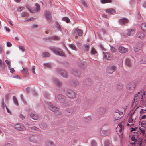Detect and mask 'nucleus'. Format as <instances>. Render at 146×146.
Masks as SVG:
<instances>
[{
    "label": "nucleus",
    "mask_w": 146,
    "mask_h": 146,
    "mask_svg": "<svg viewBox=\"0 0 146 146\" xmlns=\"http://www.w3.org/2000/svg\"><path fill=\"white\" fill-rule=\"evenodd\" d=\"M57 71L58 72L60 73L63 77L67 78L68 76V75L66 71L60 69H58Z\"/></svg>",
    "instance_id": "obj_16"
},
{
    "label": "nucleus",
    "mask_w": 146,
    "mask_h": 146,
    "mask_svg": "<svg viewBox=\"0 0 146 146\" xmlns=\"http://www.w3.org/2000/svg\"><path fill=\"white\" fill-rule=\"evenodd\" d=\"M145 125H146V121L145 123L142 122L141 124V126L142 127H145Z\"/></svg>",
    "instance_id": "obj_56"
},
{
    "label": "nucleus",
    "mask_w": 146,
    "mask_h": 146,
    "mask_svg": "<svg viewBox=\"0 0 146 146\" xmlns=\"http://www.w3.org/2000/svg\"><path fill=\"white\" fill-rule=\"evenodd\" d=\"M85 50L86 51H88L89 50V44H86L85 45Z\"/></svg>",
    "instance_id": "obj_42"
},
{
    "label": "nucleus",
    "mask_w": 146,
    "mask_h": 146,
    "mask_svg": "<svg viewBox=\"0 0 146 146\" xmlns=\"http://www.w3.org/2000/svg\"><path fill=\"white\" fill-rule=\"evenodd\" d=\"M30 90V88L29 87H28L26 89V91L27 93H29V92Z\"/></svg>",
    "instance_id": "obj_57"
},
{
    "label": "nucleus",
    "mask_w": 146,
    "mask_h": 146,
    "mask_svg": "<svg viewBox=\"0 0 146 146\" xmlns=\"http://www.w3.org/2000/svg\"><path fill=\"white\" fill-rule=\"evenodd\" d=\"M124 124L123 122H121L116 128L117 131H118L120 133H122L123 129Z\"/></svg>",
    "instance_id": "obj_11"
},
{
    "label": "nucleus",
    "mask_w": 146,
    "mask_h": 146,
    "mask_svg": "<svg viewBox=\"0 0 146 146\" xmlns=\"http://www.w3.org/2000/svg\"><path fill=\"white\" fill-rule=\"evenodd\" d=\"M128 20L125 18H123L119 19V23L121 25L124 24L125 23H128Z\"/></svg>",
    "instance_id": "obj_23"
},
{
    "label": "nucleus",
    "mask_w": 146,
    "mask_h": 146,
    "mask_svg": "<svg viewBox=\"0 0 146 146\" xmlns=\"http://www.w3.org/2000/svg\"><path fill=\"white\" fill-rule=\"evenodd\" d=\"M116 68L115 65H110L106 68V72L108 73L112 74L115 71Z\"/></svg>",
    "instance_id": "obj_6"
},
{
    "label": "nucleus",
    "mask_w": 146,
    "mask_h": 146,
    "mask_svg": "<svg viewBox=\"0 0 146 146\" xmlns=\"http://www.w3.org/2000/svg\"><path fill=\"white\" fill-rule=\"evenodd\" d=\"M140 62L142 64H146V56H144L141 58Z\"/></svg>",
    "instance_id": "obj_21"
},
{
    "label": "nucleus",
    "mask_w": 146,
    "mask_h": 146,
    "mask_svg": "<svg viewBox=\"0 0 146 146\" xmlns=\"http://www.w3.org/2000/svg\"><path fill=\"white\" fill-rule=\"evenodd\" d=\"M142 47V44L140 42H138L135 45L134 48V50L135 52H138L141 49Z\"/></svg>",
    "instance_id": "obj_14"
},
{
    "label": "nucleus",
    "mask_w": 146,
    "mask_h": 146,
    "mask_svg": "<svg viewBox=\"0 0 146 146\" xmlns=\"http://www.w3.org/2000/svg\"><path fill=\"white\" fill-rule=\"evenodd\" d=\"M141 28L143 31L146 32V23H142L141 25Z\"/></svg>",
    "instance_id": "obj_29"
},
{
    "label": "nucleus",
    "mask_w": 146,
    "mask_h": 146,
    "mask_svg": "<svg viewBox=\"0 0 146 146\" xmlns=\"http://www.w3.org/2000/svg\"><path fill=\"white\" fill-rule=\"evenodd\" d=\"M100 113L101 114L104 113L106 111V109L104 108H101L99 109Z\"/></svg>",
    "instance_id": "obj_33"
},
{
    "label": "nucleus",
    "mask_w": 146,
    "mask_h": 146,
    "mask_svg": "<svg viewBox=\"0 0 146 146\" xmlns=\"http://www.w3.org/2000/svg\"><path fill=\"white\" fill-rule=\"evenodd\" d=\"M28 140L34 143H40L42 141V139L40 136L35 134L30 135L28 138Z\"/></svg>",
    "instance_id": "obj_2"
},
{
    "label": "nucleus",
    "mask_w": 146,
    "mask_h": 146,
    "mask_svg": "<svg viewBox=\"0 0 146 146\" xmlns=\"http://www.w3.org/2000/svg\"><path fill=\"white\" fill-rule=\"evenodd\" d=\"M20 117L22 119H24V116L22 114H21L20 115Z\"/></svg>",
    "instance_id": "obj_61"
},
{
    "label": "nucleus",
    "mask_w": 146,
    "mask_h": 146,
    "mask_svg": "<svg viewBox=\"0 0 146 146\" xmlns=\"http://www.w3.org/2000/svg\"><path fill=\"white\" fill-rule=\"evenodd\" d=\"M81 3L83 4L85 7H86L87 6V5L86 3L84 1H81Z\"/></svg>",
    "instance_id": "obj_50"
},
{
    "label": "nucleus",
    "mask_w": 146,
    "mask_h": 146,
    "mask_svg": "<svg viewBox=\"0 0 146 146\" xmlns=\"http://www.w3.org/2000/svg\"><path fill=\"white\" fill-rule=\"evenodd\" d=\"M51 39L54 40H59L60 39V38L58 36H54L51 37Z\"/></svg>",
    "instance_id": "obj_37"
},
{
    "label": "nucleus",
    "mask_w": 146,
    "mask_h": 146,
    "mask_svg": "<svg viewBox=\"0 0 146 146\" xmlns=\"http://www.w3.org/2000/svg\"><path fill=\"white\" fill-rule=\"evenodd\" d=\"M42 55L43 57H48L50 56V54L49 52H43Z\"/></svg>",
    "instance_id": "obj_30"
},
{
    "label": "nucleus",
    "mask_w": 146,
    "mask_h": 146,
    "mask_svg": "<svg viewBox=\"0 0 146 146\" xmlns=\"http://www.w3.org/2000/svg\"><path fill=\"white\" fill-rule=\"evenodd\" d=\"M44 65L46 66V67H50V64H49V63H46V64H44Z\"/></svg>",
    "instance_id": "obj_58"
},
{
    "label": "nucleus",
    "mask_w": 146,
    "mask_h": 146,
    "mask_svg": "<svg viewBox=\"0 0 146 146\" xmlns=\"http://www.w3.org/2000/svg\"><path fill=\"white\" fill-rule=\"evenodd\" d=\"M5 62L8 65V67L9 68H11V64H10V62L8 60H5Z\"/></svg>",
    "instance_id": "obj_44"
},
{
    "label": "nucleus",
    "mask_w": 146,
    "mask_h": 146,
    "mask_svg": "<svg viewBox=\"0 0 146 146\" xmlns=\"http://www.w3.org/2000/svg\"><path fill=\"white\" fill-rule=\"evenodd\" d=\"M21 15L22 17H27L29 16V14L28 13L26 12H24L21 13Z\"/></svg>",
    "instance_id": "obj_35"
},
{
    "label": "nucleus",
    "mask_w": 146,
    "mask_h": 146,
    "mask_svg": "<svg viewBox=\"0 0 146 146\" xmlns=\"http://www.w3.org/2000/svg\"><path fill=\"white\" fill-rule=\"evenodd\" d=\"M119 51L121 53L124 54L128 51V49L122 46H120L118 48Z\"/></svg>",
    "instance_id": "obj_18"
},
{
    "label": "nucleus",
    "mask_w": 146,
    "mask_h": 146,
    "mask_svg": "<svg viewBox=\"0 0 146 146\" xmlns=\"http://www.w3.org/2000/svg\"><path fill=\"white\" fill-rule=\"evenodd\" d=\"M135 112L134 111L133 113H132L130 115V116L134 120L136 119V115L135 113Z\"/></svg>",
    "instance_id": "obj_31"
},
{
    "label": "nucleus",
    "mask_w": 146,
    "mask_h": 146,
    "mask_svg": "<svg viewBox=\"0 0 146 146\" xmlns=\"http://www.w3.org/2000/svg\"><path fill=\"white\" fill-rule=\"evenodd\" d=\"M69 46L72 49L76 50V47L73 44H70L69 45Z\"/></svg>",
    "instance_id": "obj_43"
},
{
    "label": "nucleus",
    "mask_w": 146,
    "mask_h": 146,
    "mask_svg": "<svg viewBox=\"0 0 146 146\" xmlns=\"http://www.w3.org/2000/svg\"><path fill=\"white\" fill-rule=\"evenodd\" d=\"M140 112H143L146 113V109L145 110H144L143 109H141Z\"/></svg>",
    "instance_id": "obj_64"
},
{
    "label": "nucleus",
    "mask_w": 146,
    "mask_h": 146,
    "mask_svg": "<svg viewBox=\"0 0 146 146\" xmlns=\"http://www.w3.org/2000/svg\"><path fill=\"white\" fill-rule=\"evenodd\" d=\"M62 19L63 21H66L67 23H69L70 22L69 19L67 17H63Z\"/></svg>",
    "instance_id": "obj_40"
},
{
    "label": "nucleus",
    "mask_w": 146,
    "mask_h": 146,
    "mask_svg": "<svg viewBox=\"0 0 146 146\" xmlns=\"http://www.w3.org/2000/svg\"><path fill=\"white\" fill-rule=\"evenodd\" d=\"M104 57L107 60H111L112 59L113 56L112 54L109 52H103Z\"/></svg>",
    "instance_id": "obj_10"
},
{
    "label": "nucleus",
    "mask_w": 146,
    "mask_h": 146,
    "mask_svg": "<svg viewBox=\"0 0 146 146\" xmlns=\"http://www.w3.org/2000/svg\"><path fill=\"white\" fill-rule=\"evenodd\" d=\"M13 100L14 103L16 105L18 106L19 105V103L17 100L15 96H13Z\"/></svg>",
    "instance_id": "obj_34"
},
{
    "label": "nucleus",
    "mask_w": 146,
    "mask_h": 146,
    "mask_svg": "<svg viewBox=\"0 0 146 146\" xmlns=\"http://www.w3.org/2000/svg\"><path fill=\"white\" fill-rule=\"evenodd\" d=\"M57 99L60 103H62L64 106H66L69 105V104L65 100V97L63 95L61 94L58 95L57 96Z\"/></svg>",
    "instance_id": "obj_5"
},
{
    "label": "nucleus",
    "mask_w": 146,
    "mask_h": 146,
    "mask_svg": "<svg viewBox=\"0 0 146 146\" xmlns=\"http://www.w3.org/2000/svg\"><path fill=\"white\" fill-rule=\"evenodd\" d=\"M31 130L33 131H36L39 130V129L37 127L33 126L31 128Z\"/></svg>",
    "instance_id": "obj_36"
},
{
    "label": "nucleus",
    "mask_w": 146,
    "mask_h": 146,
    "mask_svg": "<svg viewBox=\"0 0 146 146\" xmlns=\"http://www.w3.org/2000/svg\"><path fill=\"white\" fill-rule=\"evenodd\" d=\"M19 48L23 52H24V51L25 50L23 46H20L19 47Z\"/></svg>",
    "instance_id": "obj_52"
},
{
    "label": "nucleus",
    "mask_w": 146,
    "mask_h": 146,
    "mask_svg": "<svg viewBox=\"0 0 146 146\" xmlns=\"http://www.w3.org/2000/svg\"><path fill=\"white\" fill-rule=\"evenodd\" d=\"M136 86L134 82H131L127 86V91L129 93L133 92Z\"/></svg>",
    "instance_id": "obj_4"
},
{
    "label": "nucleus",
    "mask_w": 146,
    "mask_h": 146,
    "mask_svg": "<svg viewBox=\"0 0 146 146\" xmlns=\"http://www.w3.org/2000/svg\"><path fill=\"white\" fill-rule=\"evenodd\" d=\"M0 67H2L3 69L5 68V64L4 63H3L1 60L0 59Z\"/></svg>",
    "instance_id": "obj_41"
},
{
    "label": "nucleus",
    "mask_w": 146,
    "mask_h": 146,
    "mask_svg": "<svg viewBox=\"0 0 146 146\" xmlns=\"http://www.w3.org/2000/svg\"><path fill=\"white\" fill-rule=\"evenodd\" d=\"M123 114V112H120L118 110L115 111L113 114L114 118L116 120H118L121 118V116Z\"/></svg>",
    "instance_id": "obj_7"
},
{
    "label": "nucleus",
    "mask_w": 146,
    "mask_h": 146,
    "mask_svg": "<svg viewBox=\"0 0 146 146\" xmlns=\"http://www.w3.org/2000/svg\"><path fill=\"white\" fill-rule=\"evenodd\" d=\"M143 92L142 91L138 92L135 95L133 100L132 101L131 105L132 107L135 109V111L138 108L139 106H138V104L139 101L143 98Z\"/></svg>",
    "instance_id": "obj_1"
},
{
    "label": "nucleus",
    "mask_w": 146,
    "mask_h": 146,
    "mask_svg": "<svg viewBox=\"0 0 146 146\" xmlns=\"http://www.w3.org/2000/svg\"><path fill=\"white\" fill-rule=\"evenodd\" d=\"M111 52H115L116 51V49H115V48L113 47H111Z\"/></svg>",
    "instance_id": "obj_53"
},
{
    "label": "nucleus",
    "mask_w": 146,
    "mask_h": 146,
    "mask_svg": "<svg viewBox=\"0 0 146 146\" xmlns=\"http://www.w3.org/2000/svg\"><path fill=\"white\" fill-rule=\"evenodd\" d=\"M15 127L16 129L19 131L23 130L25 128L24 125L21 124H17L15 125Z\"/></svg>",
    "instance_id": "obj_17"
},
{
    "label": "nucleus",
    "mask_w": 146,
    "mask_h": 146,
    "mask_svg": "<svg viewBox=\"0 0 146 146\" xmlns=\"http://www.w3.org/2000/svg\"><path fill=\"white\" fill-rule=\"evenodd\" d=\"M12 44L10 42H8L7 43V46L8 47H10L11 46Z\"/></svg>",
    "instance_id": "obj_55"
},
{
    "label": "nucleus",
    "mask_w": 146,
    "mask_h": 146,
    "mask_svg": "<svg viewBox=\"0 0 146 146\" xmlns=\"http://www.w3.org/2000/svg\"><path fill=\"white\" fill-rule=\"evenodd\" d=\"M49 109L54 112H56L59 110V108L51 103L50 104L49 107Z\"/></svg>",
    "instance_id": "obj_12"
},
{
    "label": "nucleus",
    "mask_w": 146,
    "mask_h": 146,
    "mask_svg": "<svg viewBox=\"0 0 146 146\" xmlns=\"http://www.w3.org/2000/svg\"><path fill=\"white\" fill-rule=\"evenodd\" d=\"M67 96L70 98H73L75 97V93L72 90H69L67 92Z\"/></svg>",
    "instance_id": "obj_9"
},
{
    "label": "nucleus",
    "mask_w": 146,
    "mask_h": 146,
    "mask_svg": "<svg viewBox=\"0 0 146 146\" xmlns=\"http://www.w3.org/2000/svg\"><path fill=\"white\" fill-rule=\"evenodd\" d=\"M79 82L78 81H76L75 82L74 86H76L78 85L79 84Z\"/></svg>",
    "instance_id": "obj_59"
},
{
    "label": "nucleus",
    "mask_w": 146,
    "mask_h": 146,
    "mask_svg": "<svg viewBox=\"0 0 146 146\" xmlns=\"http://www.w3.org/2000/svg\"><path fill=\"white\" fill-rule=\"evenodd\" d=\"M84 84L86 85H90L92 83L91 80L90 79H87L84 80Z\"/></svg>",
    "instance_id": "obj_25"
},
{
    "label": "nucleus",
    "mask_w": 146,
    "mask_h": 146,
    "mask_svg": "<svg viewBox=\"0 0 146 146\" xmlns=\"http://www.w3.org/2000/svg\"><path fill=\"white\" fill-rule=\"evenodd\" d=\"M22 73L23 75H24L25 76H27L28 75V70L27 69H23L22 71Z\"/></svg>",
    "instance_id": "obj_32"
},
{
    "label": "nucleus",
    "mask_w": 146,
    "mask_h": 146,
    "mask_svg": "<svg viewBox=\"0 0 146 146\" xmlns=\"http://www.w3.org/2000/svg\"><path fill=\"white\" fill-rule=\"evenodd\" d=\"M21 97L22 99V100L23 102L25 104L27 105V102L25 101V100L23 99V95H21Z\"/></svg>",
    "instance_id": "obj_48"
},
{
    "label": "nucleus",
    "mask_w": 146,
    "mask_h": 146,
    "mask_svg": "<svg viewBox=\"0 0 146 146\" xmlns=\"http://www.w3.org/2000/svg\"><path fill=\"white\" fill-rule=\"evenodd\" d=\"M91 144L92 146H96V143L95 141H92L91 143Z\"/></svg>",
    "instance_id": "obj_51"
},
{
    "label": "nucleus",
    "mask_w": 146,
    "mask_h": 146,
    "mask_svg": "<svg viewBox=\"0 0 146 146\" xmlns=\"http://www.w3.org/2000/svg\"><path fill=\"white\" fill-rule=\"evenodd\" d=\"M36 7H37V8H36L37 11V12H38L40 10V6L38 4H36Z\"/></svg>",
    "instance_id": "obj_49"
},
{
    "label": "nucleus",
    "mask_w": 146,
    "mask_h": 146,
    "mask_svg": "<svg viewBox=\"0 0 146 146\" xmlns=\"http://www.w3.org/2000/svg\"><path fill=\"white\" fill-rule=\"evenodd\" d=\"M50 49L56 55L61 56H65V54L63 52L62 50L60 49L52 46L50 47Z\"/></svg>",
    "instance_id": "obj_3"
},
{
    "label": "nucleus",
    "mask_w": 146,
    "mask_h": 146,
    "mask_svg": "<svg viewBox=\"0 0 146 146\" xmlns=\"http://www.w3.org/2000/svg\"><path fill=\"white\" fill-rule=\"evenodd\" d=\"M145 36V34L141 31L138 32L136 34V37L141 39H143Z\"/></svg>",
    "instance_id": "obj_15"
},
{
    "label": "nucleus",
    "mask_w": 146,
    "mask_h": 146,
    "mask_svg": "<svg viewBox=\"0 0 146 146\" xmlns=\"http://www.w3.org/2000/svg\"><path fill=\"white\" fill-rule=\"evenodd\" d=\"M30 117L34 120H37L38 118V117L37 115L34 113L31 114L30 115Z\"/></svg>",
    "instance_id": "obj_28"
},
{
    "label": "nucleus",
    "mask_w": 146,
    "mask_h": 146,
    "mask_svg": "<svg viewBox=\"0 0 146 146\" xmlns=\"http://www.w3.org/2000/svg\"><path fill=\"white\" fill-rule=\"evenodd\" d=\"M142 140L140 139V140L138 141H136V142H134V143H130V144L132 146H134L135 144H137V146H142L141 145Z\"/></svg>",
    "instance_id": "obj_22"
},
{
    "label": "nucleus",
    "mask_w": 146,
    "mask_h": 146,
    "mask_svg": "<svg viewBox=\"0 0 146 146\" xmlns=\"http://www.w3.org/2000/svg\"><path fill=\"white\" fill-rule=\"evenodd\" d=\"M110 145V143L108 142H106L105 143V146H109Z\"/></svg>",
    "instance_id": "obj_63"
},
{
    "label": "nucleus",
    "mask_w": 146,
    "mask_h": 146,
    "mask_svg": "<svg viewBox=\"0 0 146 146\" xmlns=\"http://www.w3.org/2000/svg\"><path fill=\"white\" fill-rule=\"evenodd\" d=\"M91 52L92 54H94L95 53H97V52L95 48L92 47L91 50Z\"/></svg>",
    "instance_id": "obj_39"
},
{
    "label": "nucleus",
    "mask_w": 146,
    "mask_h": 146,
    "mask_svg": "<svg viewBox=\"0 0 146 146\" xmlns=\"http://www.w3.org/2000/svg\"><path fill=\"white\" fill-rule=\"evenodd\" d=\"M35 66H33L32 67L31 70V71L34 74H35Z\"/></svg>",
    "instance_id": "obj_46"
},
{
    "label": "nucleus",
    "mask_w": 146,
    "mask_h": 146,
    "mask_svg": "<svg viewBox=\"0 0 146 146\" xmlns=\"http://www.w3.org/2000/svg\"><path fill=\"white\" fill-rule=\"evenodd\" d=\"M135 29H131L128 30L126 33V34L129 36H132L135 34Z\"/></svg>",
    "instance_id": "obj_19"
},
{
    "label": "nucleus",
    "mask_w": 146,
    "mask_h": 146,
    "mask_svg": "<svg viewBox=\"0 0 146 146\" xmlns=\"http://www.w3.org/2000/svg\"><path fill=\"white\" fill-rule=\"evenodd\" d=\"M10 72L12 73H13L15 71V70L13 68L10 69Z\"/></svg>",
    "instance_id": "obj_62"
},
{
    "label": "nucleus",
    "mask_w": 146,
    "mask_h": 146,
    "mask_svg": "<svg viewBox=\"0 0 146 146\" xmlns=\"http://www.w3.org/2000/svg\"><path fill=\"white\" fill-rule=\"evenodd\" d=\"M67 111L69 113H72L73 111L72 110L71 108H69Z\"/></svg>",
    "instance_id": "obj_60"
},
{
    "label": "nucleus",
    "mask_w": 146,
    "mask_h": 146,
    "mask_svg": "<svg viewBox=\"0 0 146 146\" xmlns=\"http://www.w3.org/2000/svg\"><path fill=\"white\" fill-rule=\"evenodd\" d=\"M134 120H133L132 118L130 116L128 119V122L129 123H132Z\"/></svg>",
    "instance_id": "obj_47"
},
{
    "label": "nucleus",
    "mask_w": 146,
    "mask_h": 146,
    "mask_svg": "<svg viewBox=\"0 0 146 146\" xmlns=\"http://www.w3.org/2000/svg\"><path fill=\"white\" fill-rule=\"evenodd\" d=\"M44 14L47 20L48 21H51L52 20L51 13L49 11L45 12Z\"/></svg>",
    "instance_id": "obj_13"
},
{
    "label": "nucleus",
    "mask_w": 146,
    "mask_h": 146,
    "mask_svg": "<svg viewBox=\"0 0 146 146\" xmlns=\"http://www.w3.org/2000/svg\"><path fill=\"white\" fill-rule=\"evenodd\" d=\"M82 33L83 32L82 30L76 28L74 30L73 35L76 38H77L78 36L77 35V33L78 34V35L79 36H81L82 35Z\"/></svg>",
    "instance_id": "obj_8"
},
{
    "label": "nucleus",
    "mask_w": 146,
    "mask_h": 146,
    "mask_svg": "<svg viewBox=\"0 0 146 146\" xmlns=\"http://www.w3.org/2000/svg\"><path fill=\"white\" fill-rule=\"evenodd\" d=\"M25 9V8L23 7H20L18 8L17 11L19 12H21Z\"/></svg>",
    "instance_id": "obj_45"
},
{
    "label": "nucleus",
    "mask_w": 146,
    "mask_h": 146,
    "mask_svg": "<svg viewBox=\"0 0 146 146\" xmlns=\"http://www.w3.org/2000/svg\"><path fill=\"white\" fill-rule=\"evenodd\" d=\"M125 63L126 66L128 67H130L131 66L132 62L131 60L127 58L125 60Z\"/></svg>",
    "instance_id": "obj_20"
},
{
    "label": "nucleus",
    "mask_w": 146,
    "mask_h": 146,
    "mask_svg": "<svg viewBox=\"0 0 146 146\" xmlns=\"http://www.w3.org/2000/svg\"><path fill=\"white\" fill-rule=\"evenodd\" d=\"M131 140L134 142H136V141H137L136 139L134 137H131Z\"/></svg>",
    "instance_id": "obj_54"
},
{
    "label": "nucleus",
    "mask_w": 146,
    "mask_h": 146,
    "mask_svg": "<svg viewBox=\"0 0 146 146\" xmlns=\"http://www.w3.org/2000/svg\"><path fill=\"white\" fill-rule=\"evenodd\" d=\"M54 82L58 86L60 87L62 86L61 82L58 81L56 79H55L54 80Z\"/></svg>",
    "instance_id": "obj_27"
},
{
    "label": "nucleus",
    "mask_w": 146,
    "mask_h": 146,
    "mask_svg": "<svg viewBox=\"0 0 146 146\" xmlns=\"http://www.w3.org/2000/svg\"><path fill=\"white\" fill-rule=\"evenodd\" d=\"M112 2L111 0H101V2L103 3H111Z\"/></svg>",
    "instance_id": "obj_38"
},
{
    "label": "nucleus",
    "mask_w": 146,
    "mask_h": 146,
    "mask_svg": "<svg viewBox=\"0 0 146 146\" xmlns=\"http://www.w3.org/2000/svg\"><path fill=\"white\" fill-rule=\"evenodd\" d=\"M105 11L108 14H113L115 13V11L112 8L106 9Z\"/></svg>",
    "instance_id": "obj_24"
},
{
    "label": "nucleus",
    "mask_w": 146,
    "mask_h": 146,
    "mask_svg": "<svg viewBox=\"0 0 146 146\" xmlns=\"http://www.w3.org/2000/svg\"><path fill=\"white\" fill-rule=\"evenodd\" d=\"M45 146H55V145L52 142L47 141L46 142Z\"/></svg>",
    "instance_id": "obj_26"
}]
</instances>
